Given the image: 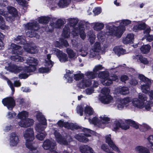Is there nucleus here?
<instances>
[{"label": "nucleus", "instance_id": "f257e3e1", "mask_svg": "<svg viewBox=\"0 0 153 153\" xmlns=\"http://www.w3.org/2000/svg\"><path fill=\"white\" fill-rule=\"evenodd\" d=\"M25 37L22 36H18L15 39V42L17 44H20L23 45L20 46L17 45L12 43L10 45V48L12 50L13 55L10 57L13 60L16 62H21L25 61V63L28 65V66H26L24 67L16 65H12L10 63H7L8 66H6L5 68L7 70L15 73L20 72L22 71L27 73L33 72L36 69V66L38 63V60L32 57L25 58V60L23 58L17 54H21L22 52V47H23L25 50L27 52L31 53H35L38 52V48L35 45H31L28 44H25L26 41Z\"/></svg>", "mask_w": 153, "mask_h": 153}, {"label": "nucleus", "instance_id": "f03ea898", "mask_svg": "<svg viewBox=\"0 0 153 153\" xmlns=\"http://www.w3.org/2000/svg\"><path fill=\"white\" fill-rule=\"evenodd\" d=\"M115 23L117 24L116 25H119V26H115V23L113 25L110 24L106 25L107 29L105 33L101 31L99 33L97 37L99 41H104L105 39L104 33L107 35H112L118 38L120 37L126 30L125 26L130 24L131 21L128 19H124L117 22Z\"/></svg>", "mask_w": 153, "mask_h": 153}, {"label": "nucleus", "instance_id": "7ed1b4c3", "mask_svg": "<svg viewBox=\"0 0 153 153\" xmlns=\"http://www.w3.org/2000/svg\"><path fill=\"white\" fill-rule=\"evenodd\" d=\"M36 117L39 123L36 124L35 130L39 132L36 136V138L40 140H42L45 137L46 133L43 131L47 127L46 120L41 113H38L36 115Z\"/></svg>", "mask_w": 153, "mask_h": 153}, {"label": "nucleus", "instance_id": "20e7f679", "mask_svg": "<svg viewBox=\"0 0 153 153\" xmlns=\"http://www.w3.org/2000/svg\"><path fill=\"white\" fill-rule=\"evenodd\" d=\"M99 78H100L101 82L105 86L110 85L112 83L113 81H116L118 80V78L115 75L110 76L107 71H102L98 75Z\"/></svg>", "mask_w": 153, "mask_h": 153}, {"label": "nucleus", "instance_id": "39448f33", "mask_svg": "<svg viewBox=\"0 0 153 153\" xmlns=\"http://www.w3.org/2000/svg\"><path fill=\"white\" fill-rule=\"evenodd\" d=\"M138 77L141 81L145 83V84L142 85H141L142 92L145 94L148 93L150 99V100L153 99V91L151 90L148 91V89L149 88L151 84L150 80L142 74L139 75Z\"/></svg>", "mask_w": 153, "mask_h": 153}, {"label": "nucleus", "instance_id": "423d86ee", "mask_svg": "<svg viewBox=\"0 0 153 153\" xmlns=\"http://www.w3.org/2000/svg\"><path fill=\"white\" fill-rule=\"evenodd\" d=\"M26 29V35L30 37L33 36L39 38V36L36 35L37 30L39 29V26L36 22L33 23H28L25 25Z\"/></svg>", "mask_w": 153, "mask_h": 153}, {"label": "nucleus", "instance_id": "0eeeda50", "mask_svg": "<svg viewBox=\"0 0 153 153\" xmlns=\"http://www.w3.org/2000/svg\"><path fill=\"white\" fill-rule=\"evenodd\" d=\"M89 121L91 124H93L95 125L98 126L99 127L103 128L105 126L106 124L110 122V119L106 115H102L99 118L95 117L92 120H89Z\"/></svg>", "mask_w": 153, "mask_h": 153}, {"label": "nucleus", "instance_id": "6e6552de", "mask_svg": "<svg viewBox=\"0 0 153 153\" xmlns=\"http://www.w3.org/2000/svg\"><path fill=\"white\" fill-rule=\"evenodd\" d=\"M110 90L107 88L102 89L101 93L102 95H101L99 98V100L105 104H108L113 103L114 100L113 97L109 94Z\"/></svg>", "mask_w": 153, "mask_h": 153}, {"label": "nucleus", "instance_id": "1a4fd4ad", "mask_svg": "<svg viewBox=\"0 0 153 153\" xmlns=\"http://www.w3.org/2000/svg\"><path fill=\"white\" fill-rule=\"evenodd\" d=\"M132 100L130 97H126L118 99L116 102V105L118 109L122 110L125 107L128 109L132 108Z\"/></svg>", "mask_w": 153, "mask_h": 153}, {"label": "nucleus", "instance_id": "9d476101", "mask_svg": "<svg viewBox=\"0 0 153 153\" xmlns=\"http://www.w3.org/2000/svg\"><path fill=\"white\" fill-rule=\"evenodd\" d=\"M7 9L9 12L8 13L4 11L3 9H0V15L4 16L7 20L9 22H12L14 20L15 17L17 14L16 10L12 7H8Z\"/></svg>", "mask_w": 153, "mask_h": 153}, {"label": "nucleus", "instance_id": "9b49d317", "mask_svg": "<svg viewBox=\"0 0 153 153\" xmlns=\"http://www.w3.org/2000/svg\"><path fill=\"white\" fill-rule=\"evenodd\" d=\"M78 22V19H77L70 18L68 19V25H65L64 28L62 33V36L65 38H68L69 37L70 30L69 26V25H70V27L73 28V29L76 28L74 27L76 25Z\"/></svg>", "mask_w": 153, "mask_h": 153}, {"label": "nucleus", "instance_id": "f8f14e48", "mask_svg": "<svg viewBox=\"0 0 153 153\" xmlns=\"http://www.w3.org/2000/svg\"><path fill=\"white\" fill-rule=\"evenodd\" d=\"M23 135L25 140L26 146L29 147V145L35 143L33 142L35 136L33 128H27L24 131Z\"/></svg>", "mask_w": 153, "mask_h": 153}, {"label": "nucleus", "instance_id": "ddd939ff", "mask_svg": "<svg viewBox=\"0 0 153 153\" xmlns=\"http://www.w3.org/2000/svg\"><path fill=\"white\" fill-rule=\"evenodd\" d=\"M147 100V97L145 95L139 94L138 98H134L132 100V106L137 108L143 109V102Z\"/></svg>", "mask_w": 153, "mask_h": 153}, {"label": "nucleus", "instance_id": "4468645a", "mask_svg": "<svg viewBox=\"0 0 153 153\" xmlns=\"http://www.w3.org/2000/svg\"><path fill=\"white\" fill-rule=\"evenodd\" d=\"M83 132L84 134H78L76 135L75 138L80 142L84 143H86L88 141V139L86 137H90L91 134H95V132L91 130L86 128H83Z\"/></svg>", "mask_w": 153, "mask_h": 153}, {"label": "nucleus", "instance_id": "2eb2a0df", "mask_svg": "<svg viewBox=\"0 0 153 153\" xmlns=\"http://www.w3.org/2000/svg\"><path fill=\"white\" fill-rule=\"evenodd\" d=\"M85 25L84 24L79 25L78 26V28H74L72 32V34L73 37H75L78 35L79 33L80 38L83 40H84L86 38V35L84 31L85 26Z\"/></svg>", "mask_w": 153, "mask_h": 153}, {"label": "nucleus", "instance_id": "dca6fc26", "mask_svg": "<svg viewBox=\"0 0 153 153\" xmlns=\"http://www.w3.org/2000/svg\"><path fill=\"white\" fill-rule=\"evenodd\" d=\"M76 80H78L83 77L82 74H74L71 72L70 70H67L66 74L64 75V77L67 79V82L69 83L71 82L73 80V77Z\"/></svg>", "mask_w": 153, "mask_h": 153}, {"label": "nucleus", "instance_id": "f3484780", "mask_svg": "<svg viewBox=\"0 0 153 153\" xmlns=\"http://www.w3.org/2000/svg\"><path fill=\"white\" fill-rule=\"evenodd\" d=\"M51 51L52 53L55 54L57 56L60 62H64L70 61L68 59L67 55L62 51L56 48L53 49Z\"/></svg>", "mask_w": 153, "mask_h": 153}, {"label": "nucleus", "instance_id": "a211bd4d", "mask_svg": "<svg viewBox=\"0 0 153 153\" xmlns=\"http://www.w3.org/2000/svg\"><path fill=\"white\" fill-rule=\"evenodd\" d=\"M102 49L100 43L99 42H96L90 50L89 57L91 58L95 56L97 53L100 52L102 51Z\"/></svg>", "mask_w": 153, "mask_h": 153}, {"label": "nucleus", "instance_id": "6ab92c4d", "mask_svg": "<svg viewBox=\"0 0 153 153\" xmlns=\"http://www.w3.org/2000/svg\"><path fill=\"white\" fill-rule=\"evenodd\" d=\"M126 120L124 121H123L122 120L116 121L113 125V130L116 131L120 128L125 130L129 129V125L126 123Z\"/></svg>", "mask_w": 153, "mask_h": 153}, {"label": "nucleus", "instance_id": "aec40b11", "mask_svg": "<svg viewBox=\"0 0 153 153\" xmlns=\"http://www.w3.org/2000/svg\"><path fill=\"white\" fill-rule=\"evenodd\" d=\"M54 134L56 138V140L57 142L61 144L67 145L68 144V143L72 141V138L70 136H67L66 139L65 140L64 138H62L61 135L57 131L55 130Z\"/></svg>", "mask_w": 153, "mask_h": 153}, {"label": "nucleus", "instance_id": "412c9836", "mask_svg": "<svg viewBox=\"0 0 153 153\" xmlns=\"http://www.w3.org/2000/svg\"><path fill=\"white\" fill-rule=\"evenodd\" d=\"M56 143L54 142L49 140H46L43 142L42 147L45 150H49L50 153H57L54 149H55Z\"/></svg>", "mask_w": 153, "mask_h": 153}, {"label": "nucleus", "instance_id": "4be33fe9", "mask_svg": "<svg viewBox=\"0 0 153 153\" xmlns=\"http://www.w3.org/2000/svg\"><path fill=\"white\" fill-rule=\"evenodd\" d=\"M47 59L45 60V68L42 67L39 68V71L42 73H46L49 72L50 68L53 65V62L50 60L51 55L50 54L47 55Z\"/></svg>", "mask_w": 153, "mask_h": 153}, {"label": "nucleus", "instance_id": "5701e85b", "mask_svg": "<svg viewBox=\"0 0 153 153\" xmlns=\"http://www.w3.org/2000/svg\"><path fill=\"white\" fill-rule=\"evenodd\" d=\"M72 43L74 47L79 49V51L81 52V55L83 56H85L88 53V48L85 45L81 43H76L74 40H72Z\"/></svg>", "mask_w": 153, "mask_h": 153}, {"label": "nucleus", "instance_id": "b1692460", "mask_svg": "<svg viewBox=\"0 0 153 153\" xmlns=\"http://www.w3.org/2000/svg\"><path fill=\"white\" fill-rule=\"evenodd\" d=\"M9 140L10 146H16L20 141L19 137L18 134L16 132L11 133L10 135Z\"/></svg>", "mask_w": 153, "mask_h": 153}, {"label": "nucleus", "instance_id": "393cba45", "mask_svg": "<svg viewBox=\"0 0 153 153\" xmlns=\"http://www.w3.org/2000/svg\"><path fill=\"white\" fill-rule=\"evenodd\" d=\"M104 68L101 65H96L93 71H88L85 73V74L88 78H90L91 79H93L95 78L97 76V74L96 73L97 71L101 70Z\"/></svg>", "mask_w": 153, "mask_h": 153}, {"label": "nucleus", "instance_id": "a878e982", "mask_svg": "<svg viewBox=\"0 0 153 153\" xmlns=\"http://www.w3.org/2000/svg\"><path fill=\"white\" fill-rule=\"evenodd\" d=\"M2 102L9 110H12L15 105L14 99L11 97H8L3 99L2 100Z\"/></svg>", "mask_w": 153, "mask_h": 153}, {"label": "nucleus", "instance_id": "bb28decb", "mask_svg": "<svg viewBox=\"0 0 153 153\" xmlns=\"http://www.w3.org/2000/svg\"><path fill=\"white\" fill-rule=\"evenodd\" d=\"M111 135L109 134L105 136V141L109 146L114 151L118 152H120V151L118 147L114 143L111 138Z\"/></svg>", "mask_w": 153, "mask_h": 153}, {"label": "nucleus", "instance_id": "cd10ccee", "mask_svg": "<svg viewBox=\"0 0 153 153\" xmlns=\"http://www.w3.org/2000/svg\"><path fill=\"white\" fill-rule=\"evenodd\" d=\"M58 126L60 127H64L68 129L73 130L74 129H78V128L76 126L72 123H69L68 122H64L60 120L57 123Z\"/></svg>", "mask_w": 153, "mask_h": 153}, {"label": "nucleus", "instance_id": "c85d7f7f", "mask_svg": "<svg viewBox=\"0 0 153 153\" xmlns=\"http://www.w3.org/2000/svg\"><path fill=\"white\" fill-rule=\"evenodd\" d=\"M34 123V121L32 119L29 118L21 120L18 123L19 125L22 127L27 128L33 125Z\"/></svg>", "mask_w": 153, "mask_h": 153}, {"label": "nucleus", "instance_id": "c756f323", "mask_svg": "<svg viewBox=\"0 0 153 153\" xmlns=\"http://www.w3.org/2000/svg\"><path fill=\"white\" fill-rule=\"evenodd\" d=\"M91 84V80L89 79H87L85 78L77 84V85L78 87L81 88H84L90 86Z\"/></svg>", "mask_w": 153, "mask_h": 153}, {"label": "nucleus", "instance_id": "7c9ffc66", "mask_svg": "<svg viewBox=\"0 0 153 153\" xmlns=\"http://www.w3.org/2000/svg\"><path fill=\"white\" fill-rule=\"evenodd\" d=\"M65 22L64 21L61 19L58 20L55 24L54 23H51L50 26V29L48 31L49 32H52V30L54 28H60L61 26L65 24Z\"/></svg>", "mask_w": 153, "mask_h": 153}, {"label": "nucleus", "instance_id": "2f4dec72", "mask_svg": "<svg viewBox=\"0 0 153 153\" xmlns=\"http://www.w3.org/2000/svg\"><path fill=\"white\" fill-rule=\"evenodd\" d=\"M71 0H57L54 5L57 4L61 8H64L68 7L71 3Z\"/></svg>", "mask_w": 153, "mask_h": 153}, {"label": "nucleus", "instance_id": "473e14b6", "mask_svg": "<svg viewBox=\"0 0 153 153\" xmlns=\"http://www.w3.org/2000/svg\"><path fill=\"white\" fill-rule=\"evenodd\" d=\"M134 41V35L132 33H130L127 35L126 38L123 39V42L124 44L131 43Z\"/></svg>", "mask_w": 153, "mask_h": 153}, {"label": "nucleus", "instance_id": "72a5a7b5", "mask_svg": "<svg viewBox=\"0 0 153 153\" xmlns=\"http://www.w3.org/2000/svg\"><path fill=\"white\" fill-rule=\"evenodd\" d=\"M80 150L82 153H95L92 149L87 145H82L80 147Z\"/></svg>", "mask_w": 153, "mask_h": 153}, {"label": "nucleus", "instance_id": "f704fd0d", "mask_svg": "<svg viewBox=\"0 0 153 153\" xmlns=\"http://www.w3.org/2000/svg\"><path fill=\"white\" fill-rule=\"evenodd\" d=\"M135 150L138 153H150L148 149L142 146H137L135 148Z\"/></svg>", "mask_w": 153, "mask_h": 153}, {"label": "nucleus", "instance_id": "c9c22d12", "mask_svg": "<svg viewBox=\"0 0 153 153\" xmlns=\"http://www.w3.org/2000/svg\"><path fill=\"white\" fill-rule=\"evenodd\" d=\"M113 51L118 56H120L121 54H125L127 53L125 49L119 46L114 47L113 49Z\"/></svg>", "mask_w": 153, "mask_h": 153}, {"label": "nucleus", "instance_id": "e433bc0d", "mask_svg": "<svg viewBox=\"0 0 153 153\" xmlns=\"http://www.w3.org/2000/svg\"><path fill=\"white\" fill-rule=\"evenodd\" d=\"M66 51L69 60L70 59H74L76 57V53L71 49L67 48L66 49Z\"/></svg>", "mask_w": 153, "mask_h": 153}, {"label": "nucleus", "instance_id": "4c0bfd02", "mask_svg": "<svg viewBox=\"0 0 153 153\" xmlns=\"http://www.w3.org/2000/svg\"><path fill=\"white\" fill-rule=\"evenodd\" d=\"M26 147L30 150L28 153H39L37 149L38 146L35 143L29 145V147Z\"/></svg>", "mask_w": 153, "mask_h": 153}, {"label": "nucleus", "instance_id": "58836bf2", "mask_svg": "<svg viewBox=\"0 0 153 153\" xmlns=\"http://www.w3.org/2000/svg\"><path fill=\"white\" fill-rule=\"evenodd\" d=\"M87 36L91 44H92L95 41L96 36L95 33L92 30H90L88 32Z\"/></svg>", "mask_w": 153, "mask_h": 153}, {"label": "nucleus", "instance_id": "ea45409f", "mask_svg": "<svg viewBox=\"0 0 153 153\" xmlns=\"http://www.w3.org/2000/svg\"><path fill=\"white\" fill-rule=\"evenodd\" d=\"M54 45L56 47L62 48L63 47V45L65 47L68 46L69 44L67 41L65 40H61V43L58 41H56L54 42Z\"/></svg>", "mask_w": 153, "mask_h": 153}, {"label": "nucleus", "instance_id": "a19ab883", "mask_svg": "<svg viewBox=\"0 0 153 153\" xmlns=\"http://www.w3.org/2000/svg\"><path fill=\"white\" fill-rule=\"evenodd\" d=\"M92 25L93 26V28L96 31H99L102 29L104 27L103 23L100 22H95L92 24Z\"/></svg>", "mask_w": 153, "mask_h": 153}, {"label": "nucleus", "instance_id": "79ce46f5", "mask_svg": "<svg viewBox=\"0 0 153 153\" xmlns=\"http://www.w3.org/2000/svg\"><path fill=\"white\" fill-rule=\"evenodd\" d=\"M151 48V46L148 44L143 45L140 48V50L143 53L146 54L148 53Z\"/></svg>", "mask_w": 153, "mask_h": 153}, {"label": "nucleus", "instance_id": "37998d69", "mask_svg": "<svg viewBox=\"0 0 153 153\" xmlns=\"http://www.w3.org/2000/svg\"><path fill=\"white\" fill-rule=\"evenodd\" d=\"M146 25L144 23H140L134 26L133 28V30L137 32L139 30H143L145 29Z\"/></svg>", "mask_w": 153, "mask_h": 153}, {"label": "nucleus", "instance_id": "c03bdc74", "mask_svg": "<svg viewBox=\"0 0 153 153\" xmlns=\"http://www.w3.org/2000/svg\"><path fill=\"white\" fill-rule=\"evenodd\" d=\"M133 59H139L141 63L145 64H147L149 62L147 59L143 57L141 55H138L135 56H134L133 57Z\"/></svg>", "mask_w": 153, "mask_h": 153}, {"label": "nucleus", "instance_id": "a18cd8bd", "mask_svg": "<svg viewBox=\"0 0 153 153\" xmlns=\"http://www.w3.org/2000/svg\"><path fill=\"white\" fill-rule=\"evenodd\" d=\"M84 113L85 116H88L93 114L94 113V111L91 107L87 105L85 107Z\"/></svg>", "mask_w": 153, "mask_h": 153}, {"label": "nucleus", "instance_id": "49530a36", "mask_svg": "<svg viewBox=\"0 0 153 153\" xmlns=\"http://www.w3.org/2000/svg\"><path fill=\"white\" fill-rule=\"evenodd\" d=\"M0 28L3 30H8L10 27L5 24V21L3 18L0 16Z\"/></svg>", "mask_w": 153, "mask_h": 153}, {"label": "nucleus", "instance_id": "de8ad7c7", "mask_svg": "<svg viewBox=\"0 0 153 153\" xmlns=\"http://www.w3.org/2000/svg\"><path fill=\"white\" fill-rule=\"evenodd\" d=\"M126 123H128L130 126L137 129L138 128H140V126L135 121L130 119L126 120H125Z\"/></svg>", "mask_w": 153, "mask_h": 153}, {"label": "nucleus", "instance_id": "09e8293b", "mask_svg": "<svg viewBox=\"0 0 153 153\" xmlns=\"http://www.w3.org/2000/svg\"><path fill=\"white\" fill-rule=\"evenodd\" d=\"M28 115L27 112L25 111H23L19 113L17 117L18 118L21 120H24L25 119H27L26 118L28 117Z\"/></svg>", "mask_w": 153, "mask_h": 153}, {"label": "nucleus", "instance_id": "8fccbe9b", "mask_svg": "<svg viewBox=\"0 0 153 153\" xmlns=\"http://www.w3.org/2000/svg\"><path fill=\"white\" fill-rule=\"evenodd\" d=\"M117 90L120 94L123 95L129 93V90L127 87H119Z\"/></svg>", "mask_w": 153, "mask_h": 153}, {"label": "nucleus", "instance_id": "3c124183", "mask_svg": "<svg viewBox=\"0 0 153 153\" xmlns=\"http://www.w3.org/2000/svg\"><path fill=\"white\" fill-rule=\"evenodd\" d=\"M49 20V17L47 16H41L38 18L39 22L41 23H47Z\"/></svg>", "mask_w": 153, "mask_h": 153}, {"label": "nucleus", "instance_id": "603ef678", "mask_svg": "<svg viewBox=\"0 0 153 153\" xmlns=\"http://www.w3.org/2000/svg\"><path fill=\"white\" fill-rule=\"evenodd\" d=\"M152 107L150 103L148 101H147L146 103L143 102V108L146 111H150L152 109Z\"/></svg>", "mask_w": 153, "mask_h": 153}, {"label": "nucleus", "instance_id": "864d4df0", "mask_svg": "<svg viewBox=\"0 0 153 153\" xmlns=\"http://www.w3.org/2000/svg\"><path fill=\"white\" fill-rule=\"evenodd\" d=\"M16 115V113L14 111H9L7 112L6 117L8 119H11L15 117Z\"/></svg>", "mask_w": 153, "mask_h": 153}, {"label": "nucleus", "instance_id": "5fc2aeb1", "mask_svg": "<svg viewBox=\"0 0 153 153\" xmlns=\"http://www.w3.org/2000/svg\"><path fill=\"white\" fill-rule=\"evenodd\" d=\"M150 128V127L146 124L143 123L142 125H140V129L141 131H147Z\"/></svg>", "mask_w": 153, "mask_h": 153}, {"label": "nucleus", "instance_id": "6e6d98bb", "mask_svg": "<svg viewBox=\"0 0 153 153\" xmlns=\"http://www.w3.org/2000/svg\"><path fill=\"white\" fill-rule=\"evenodd\" d=\"M150 149L153 151V135H150L147 138Z\"/></svg>", "mask_w": 153, "mask_h": 153}, {"label": "nucleus", "instance_id": "4d7b16f0", "mask_svg": "<svg viewBox=\"0 0 153 153\" xmlns=\"http://www.w3.org/2000/svg\"><path fill=\"white\" fill-rule=\"evenodd\" d=\"M101 148L102 149L108 153H115L110 150L106 144H103L101 146Z\"/></svg>", "mask_w": 153, "mask_h": 153}, {"label": "nucleus", "instance_id": "13d9d810", "mask_svg": "<svg viewBox=\"0 0 153 153\" xmlns=\"http://www.w3.org/2000/svg\"><path fill=\"white\" fill-rule=\"evenodd\" d=\"M77 113L79 114L80 116H82L83 114V108L82 105H78L76 108Z\"/></svg>", "mask_w": 153, "mask_h": 153}, {"label": "nucleus", "instance_id": "bf43d9fd", "mask_svg": "<svg viewBox=\"0 0 153 153\" xmlns=\"http://www.w3.org/2000/svg\"><path fill=\"white\" fill-rule=\"evenodd\" d=\"M94 90L92 88H88L84 91L83 92L86 94L90 95L94 92Z\"/></svg>", "mask_w": 153, "mask_h": 153}, {"label": "nucleus", "instance_id": "052dcab7", "mask_svg": "<svg viewBox=\"0 0 153 153\" xmlns=\"http://www.w3.org/2000/svg\"><path fill=\"white\" fill-rule=\"evenodd\" d=\"M30 74H28L25 73H21L19 75V78L20 79H25L27 78L29 76Z\"/></svg>", "mask_w": 153, "mask_h": 153}, {"label": "nucleus", "instance_id": "680f3d73", "mask_svg": "<svg viewBox=\"0 0 153 153\" xmlns=\"http://www.w3.org/2000/svg\"><path fill=\"white\" fill-rule=\"evenodd\" d=\"M93 12L95 15H97L101 13V9L100 7L96 8L93 10Z\"/></svg>", "mask_w": 153, "mask_h": 153}, {"label": "nucleus", "instance_id": "e2e57ef3", "mask_svg": "<svg viewBox=\"0 0 153 153\" xmlns=\"http://www.w3.org/2000/svg\"><path fill=\"white\" fill-rule=\"evenodd\" d=\"M7 82L8 85L9 86L12 90V94H13L15 91V89L14 88H13V83L11 82L9 80H7Z\"/></svg>", "mask_w": 153, "mask_h": 153}, {"label": "nucleus", "instance_id": "0e129e2a", "mask_svg": "<svg viewBox=\"0 0 153 153\" xmlns=\"http://www.w3.org/2000/svg\"><path fill=\"white\" fill-rule=\"evenodd\" d=\"M19 4L25 6L27 4L26 0H16Z\"/></svg>", "mask_w": 153, "mask_h": 153}, {"label": "nucleus", "instance_id": "69168bd1", "mask_svg": "<svg viewBox=\"0 0 153 153\" xmlns=\"http://www.w3.org/2000/svg\"><path fill=\"white\" fill-rule=\"evenodd\" d=\"M130 84L133 85H135L138 83V82L137 80L135 78H132L129 81Z\"/></svg>", "mask_w": 153, "mask_h": 153}, {"label": "nucleus", "instance_id": "338daca9", "mask_svg": "<svg viewBox=\"0 0 153 153\" xmlns=\"http://www.w3.org/2000/svg\"><path fill=\"white\" fill-rule=\"evenodd\" d=\"M145 30L144 31V34H146L148 35L151 31V28L150 27L146 25L145 29Z\"/></svg>", "mask_w": 153, "mask_h": 153}, {"label": "nucleus", "instance_id": "774afa93", "mask_svg": "<svg viewBox=\"0 0 153 153\" xmlns=\"http://www.w3.org/2000/svg\"><path fill=\"white\" fill-rule=\"evenodd\" d=\"M128 79V76L125 75L122 76L121 78L120 79L122 82H124L126 80H127Z\"/></svg>", "mask_w": 153, "mask_h": 153}]
</instances>
